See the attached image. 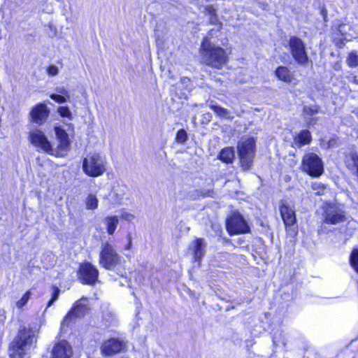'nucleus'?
I'll return each instance as SVG.
<instances>
[{
    "instance_id": "obj_1",
    "label": "nucleus",
    "mask_w": 358,
    "mask_h": 358,
    "mask_svg": "<svg viewBox=\"0 0 358 358\" xmlns=\"http://www.w3.org/2000/svg\"><path fill=\"white\" fill-rule=\"evenodd\" d=\"M202 62L215 69H221L227 62L226 51L212 43L208 38H205L201 46Z\"/></svg>"
},
{
    "instance_id": "obj_2",
    "label": "nucleus",
    "mask_w": 358,
    "mask_h": 358,
    "mask_svg": "<svg viewBox=\"0 0 358 358\" xmlns=\"http://www.w3.org/2000/svg\"><path fill=\"white\" fill-rule=\"evenodd\" d=\"M36 336V331L31 327H21L17 335L10 344L11 358H23L26 352L31 347Z\"/></svg>"
},
{
    "instance_id": "obj_3",
    "label": "nucleus",
    "mask_w": 358,
    "mask_h": 358,
    "mask_svg": "<svg viewBox=\"0 0 358 358\" xmlns=\"http://www.w3.org/2000/svg\"><path fill=\"white\" fill-rule=\"evenodd\" d=\"M107 160L98 152L89 153L83 161V172L90 177H99L106 171Z\"/></svg>"
},
{
    "instance_id": "obj_4",
    "label": "nucleus",
    "mask_w": 358,
    "mask_h": 358,
    "mask_svg": "<svg viewBox=\"0 0 358 358\" xmlns=\"http://www.w3.org/2000/svg\"><path fill=\"white\" fill-rule=\"evenodd\" d=\"M123 258L118 254L113 245L108 241L101 244L99 263L107 270H115L122 263Z\"/></svg>"
},
{
    "instance_id": "obj_5",
    "label": "nucleus",
    "mask_w": 358,
    "mask_h": 358,
    "mask_svg": "<svg viewBox=\"0 0 358 358\" xmlns=\"http://www.w3.org/2000/svg\"><path fill=\"white\" fill-rule=\"evenodd\" d=\"M226 229L230 236L247 234L250 227L244 217L238 211L232 210L227 217Z\"/></svg>"
},
{
    "instance_id": "obj_6",
    "label": "nucleus",
    "mask_w": 358,
    "mask_h": 358,
    "mask_svg": "<svg viewBox=\"0 0 358 358\" xmlns=\"http://www.w3.org/2000/svg\"><path fill=\"white\" fill-rule=\"evenodd\" d=\"M255 143L252 138H242L238 143L240 162L243 170H248L255 156Z\"/></svg>"
},
{
    "instance_id": "obj_7",
    "label": "nucleus",
    "mask_w": 358,
    "mask_h": 358,
    "mask_svg": "<svg viewBox=\"0 0 358 358\" xmlns=\"http://www.w3.org/2000/svg\"><path fill=\"white\" fill-rule=\"evenodd\" d=\"M302 170L312 177H319L324 172L322 159L313 152L306 153L302 159Z\"/></svg>"
},
{
    "instance_id": "obj_8",
    "label": "nucleus",
    "mask_w": 358,
    "mask_h": 358,
    "mask_svg": "<svg viewBox=\"0 0 358 358\" xmlns=\"http://www.w3.org/2000/svg\"><path fill=\"white\" fill-rule=\"evenodd\" d=\"M346 220L345 212L334 203H327L323 208L322 227L327 224H338Z\"/></svg>"
},
{
    "instance_id": "obj_9",
    "label": "nucleus",
    "mask_w": 358,
    "mask_h": 358,
    "mask_svg": "<svg viewBox=\"0 0 358 358\" xmlns=\"http://www.w3.org/2000/svg\"><path fill=\"white\" fill-rule=\"evenodd\" d=\"M291 54L295 61L301 65H305L308 61L303 41L296 36H291L289 41Z\"/></svg>"
},
{
    "instance_id": "obj_10",
    "label": "nucleus",
    "mask_w": 358,
    "mask_h": 358,
    "mask_svg": "<svg viewBox=\"0 0 358 358\" xmlns=\"http://www.w3.org/2000/svg\"><path fill=\"white\" fill-rule=\"evenodd\" d=\"M88 311L87 301L86 299H82L75 303L73 308L65 316L61 323L62 331L69 325L74 319L83 317Z\"/></svg>"
},
{
    "instance_id": "obj_11",
    "label": "nucleus",
    "mask_w": 358,
    "mask_h": 358,
    "mask_svg": "<svg viewBox=\"0 0 358 358\" xmlns=\"http://www.w3.org/2000/svg\"><path fill=\"white\" fill-rule=\"evenodd\" d=\"M78 275L82 283L92 285L98 280L99 271L92 264L85 262L80 265Z\"/></svg>"
},
{
    "instance_id": "obj_12",
    "label": "nucleus",
    "mask_w": 358,
    "mask_h": 358,
    "mask_svg": "<svg viewBox=\"0 0 358 358\" xmlns=\"http://www.w3.org/2000/svg\"><path fill=\"white\" fill-rule=\"evenodd\" d=\"M126 348V343L119 338H110L103 341L100 346L101 354L104 357H112Z\"/></svg>"
},
{
    "instance_id": "obj_13",
    "label": "nucleus",
    "mask_w": 358,
    "mask_h": 358,
    "mask_svg": "<svg viewBox=\"0 0 358 358\" xmlns=\"http://www.w3.org/2000/svg\"><path fill=\"white\" fill-rule=\"evenodd\" d=\"M280 212L285 227H292L296 222L295 210L294 206L287 201H282L280 206Z\"/></svg>"
},
{
    "instance_id": "obj_14",
    "label": "nucleus",
    "mask_w": 358,
    "mask_h": 358,
    "mask_svg": "<svg viewBox=\"0 0 358 358\" xmlns=\"http://www.w3.org/2000/svg\"><path fill=\"white\" fill-rule=\"evenodd\" d=\"M30 141L36 147L40 148L44 152L52 154V149L50 143L45 136L43 131L38 129H34L30 132Z\"/></svg>"
},
{
    "instance_id": "obj_15",
    "label": "nucleus",
    "mask_w": 358,
    "mask_h": 358,
    "mask_svg": "<svg viewBox=\"0 0 358 358\" xmlns=\"http://www.w3.org/2000/svg\"><path fill=\"white\" fill-rule=\"evenodd\" d=\"M207 243L205 239L196 238L194 240L189 246V251L193 256L194 262H197L200 264V262L205 256L206 252Z\"/></svg>"
},
{
    "instance_id": "obj_16",
    "label": "nucleus",
    "mask_w": 358,
    "mask_h": 358,
    "mask_svg": "<svg viewBox=\"0 0 358 358\" xmlns=\"http://www.w3.org/2000/svg\"><path fill=\"white\" fill-rule=\"evenodd\" d=\"M73 354L72 348L66 341L57 343L52 351V358H71Z\"/></svg>"
},
{
    "instance_id": "obj_17",
    "label": "nucleus",
    "mask_w": 358,
    "mask_h": 358,
    "mask_svg": "<svg viewBox=\"0 0 358 358\" xmlns=\"http://www.w3.org/2000/svg\"><path fill=\"white\" fill-rule=\"evenodd\" d=\"M33 122L41 124L43 123L49 115V110L44 103L37 104L30 113Z\"/></svg>"
},
{
    "instance_id": "obj_18",
    "label": "nucleus",
    "mask_w": 358,
    "mask_h": 358,
    "mask_svg": "<svg viewBox=\"0 0 358 358\" xmlns=\"http://www.w3.org/2000/svg\"><path fill=\"white\" fill-rule=\"evenodd\" d=\"M55 134L59 141V148L62 151L66 152L69 148V138L68 134L61 127L55 128Z\"/></svg>"
},
{
    "instance_id": "obj_19",
    "label": "nucleus",
    "mask_w": 358,
    "mask_h": 358,
    "mask_svg": "<svg viewBox=\"0 0 358 358\" xmlns=\"http://www.w3.org/2000/svg\"><path fill=\"white\" fill-rule=\"evenodd\" d=\"M312 136L310 131L307 129L301 130L294 137L293 143L298 148H301L304 145H308L310 143Z\"/></svg>"
},
{
    "instance_id": "obj_20",
    "label": "nucleus",
    "mask_w": 358,
    "mask_h": 358,
    "mask_svg": "<svg viewBox=\"0 0 358 358\" xmlns=\"http://www.w3.org/2000/svg\"><path fill=\"white\" fill-rule=\"evenodd\" d=\"M275 74L276 77L285 82V83H291L293 79V75L290 70L286 66H279L275 71Z\"/></svg>"
},
{
    "instance_id": "obj_21",
    "label": "nucleus",
    "mask_w": 358,
    "mask_h": 358,
    "mask_svg": "<svg viewBox=\"0 0 358 358\" xmlns=\"http://www.w3.org/2000/svg\"><path fill=\"white\" fill-rule=\"evenodd\" d=\"M209 107L220 117L225 119H232L231 116V112L220 106H219L215 101H211L209 103Z\"/></svg>"
},
{
    "instance_id": "obj_22",
    "label": "nucleus",
    "mask_w": 358,
    "mask_h": 358,
    "mask_svg": "<svg viewBox=\"0 0 358 358\" xmlns=\"http://www.w3.org/2000/svg\"><path fill=\"white\" fill-rule=\"evenodd\" d=\"M235 156L234 150L233 148L227 147L223 148L218 155V159L222 162L230 164L233 162Z\"/></svg>"
},
{
    "instance_id": "obj_23",
    "label": "nucleus",
    "mask_w": 358,
    "mask_h": 358,
    "mask_svg": "<svg viewBox=\"0 0 358 358\" xmlns=\"http://www.w3.org/2000/svg\"><path fill=\"white\" fill-rule=\"evenodd\" d=\"M104 223L107 227V232L110 235H113L116 230L119 220L117 216H107L104 219Z\"/></svg>"
},
{
    "instance_id": "obj_24",
    "label": "nucleus",
    "mask_w": 358,
    "mask_h": 358,
    "mask_svg": "<svg viewBox=\"0 0 358 358\" xmlns=\"http://www.w3.org/2000/svg\"><path fill=\"white\" fill-rule=\"evenodd\" d=\"M313 190L315 192V194L321 196L324 194L327 191V187L324 184L320 182H313L311 183Z\"/></svg>"
},
{
    "instance_id": "obj_25",
    "label": "nucleus",
    "mask_w": 358,
    "mask_h": 358,
    "mask_svg": "<svg viewBox=\"0 0 358 358\" xmlns=\"http://www.w3.org/2000/svg\"><path fill=\"white\" fill-rule=\"evenodd\" d=\"M98 199L94 194H90L86 199L85 205L87 209L94 210L98 206Z\"/></svg>"
},
{
    "instance_id": "obj_26",
    "label": "nucleus",
    "mask_w": 358,
    "mask_h": 358,
    "mask_svg": "<svg viewBox=\"0 0 358 358\" xmlns=\"http://www.w3.org/2000/svg\"><path fill=\"white\" fill-rule=\"evenodd\" d=\"M320 111V107L317 105L304 106L303 108V114L304 115H314Z\"/></svg>"
},
{
    "instance_id": "obj_27",
    "label": "nucleus",
    "mask_w": 358,
    "mask_h": 358,
    "mask_svg": "<svg viewBox=\"0 0 358 358\" xmlns=\"http://www.w3.org/2000/svg\"><path fill=\"white\" fill-rule=\"evenodd\" d=\"M351 266L358 273V249H354L350 257Z\"/></svg>"
},
{
    "instance_id": "obj_28",
    "label": "nucleus",
    "mask_w": 358,
    "mask_h": 358,
    "mask_svg": "<svg viewBox=\"0 0 358 358\" xmlns=\"http://www.w3.org/2000/svg\"><path fill=\"white\" fill-rule=\"evenodd\" d=\"M347 63L350 67L358 66V55L356 52H351L347 58Z\"/></svg>"
},
{
    "instance_id": "obj_29",
    "label": "nucleus",
    "mask_w": 358,
    "mask_h": 358,
    "mask_svg": "<svg viewBox=\"0 0 358 358\" xmlns=\"http://www.w3.org/2000/svg\"><path fill=\"white\" fill-rule=\"evenodd\" d=\"M58 113L64 117H67L69 120L72 119V113L68 106H59L57 108Z\"/></svg>"
},
{
    "instance_id": "obj_30",
    "label": "nucleus",
    "mask_w": 358,
    "mask_h": 358,
    "mask_svg": "<svg viewBox=\"0 0 358 358\" xmlns=\"http://www.w3.org/2000/svg\"><path fill=\"white\" fill-rule=\"evenodd\" d=\"M30 294V291H27L26 293L23 294L22 298L16 302V306L18 308H21L26 305V303L29 299Z\"/></svg>"
},
{
    "instance_id": "obj_31",
    "label": "nucleus",
    "mask_w": 358,
    "mask_h": 358,
    "mask_svg": "<svg viewBox=\"0 0 358 358\" xmlns=\"http://www.w3.org/2000/svg\"><path fill=\"white\" fill-rule=\"evenodd\" d=\"M187 139V134L185 130L181 129L178 130L176 134V140L179 143H185Z\"/></svg>"
},
{
    "instance_id": "obj_32",
    "label": "nucleus",
    "mask_w": 358,
    "mask_h": 358,
    "mask_svg": "<svg viewBox=\"0 0 358 358\" xmlns=\"http://www.w3.org/2000/svg\"><path fill=\"white\" fill-rule=\"evenodd\" d=\"M120 217L126 221L130 222L134 219L135 216L125 209H122L120 210Z\"/></svg>"
},
{
    "instance_id": "obj_33",
    "label": "nucleus",
    "mask_w": 358,
    "mask_h": 358,
    "mask_svg": "<svg viewBox=\"0 0 358 358\" xmlns=\"http://www.w3.org/2000/svg\"><path fill=\"white\" fill-rule=\"evenodd\" d=\"M59 292H60V290L59 288H57L56 287H53L52 298L48 303V307H50V306H52L53 304V303L57 300L59 294Z\"/></svg>"
},
{
    "instance_id": "obj_34",
    "label": "nucleus",
    "mask_w": 358,
    "mask_h": 358,
    "mask_svg": "<svg viewBox=\"0 0 358 358\" xmlns=\"http://www.w3.org/2000/svg\"><path fill=\"white\" fill-rule=\"evenodd\" d=\"M50 98L57 103H62L67 101V98L64 96L58 94H52L50 95Z\"/></svg>"
},
{
    "instance_id": "obj_35",
    "label": "nucleus",
    "mask_w": 358,
    "mask_h": 358,
    "mask_svg": "<svg viewBox=\"0 0 358 358\" xmlns=\"http://www.w3.org/2000/svg\"><path fill=\"white\" fill-rule=\"evenodd\" d=\"M55 90L58 94H61L66 96L67 99H69V92L64 87H57Z\"/></svg>"
},
{
    "instance_id": "obj_36",
    "label": "nucleus",
    "mask_w": 358,
    "mask_h": 358,
    "mask_svg": "<svg viewBox=\"0 0 358 358\" xmlns=\"http://www.w3.org/2000/svg\"><path fill=\"white\" fill-rule=\"evenodd\" d=\"M47 72L50 76H54L58 74L59 69L55 65H51L48 68Z\"/></svg>"
},
{
    "instance_id": "obj_37",
    "label": "nucleus",
    "mask_w": 358,
    "mask_h": 358,
    "mask_svg": "<svg viewBox=\"0 0 358 358\" xmlns=\"http://www.w3.org/2000/svg\"><path fill=\"white\" fill-rule=\"evenodd\" d=\"M106 320L108 322L109 324H113L115 322V318L113 315V313L108 312L105 315Z\"/></svg>"
},
{
    "instance_id": "obj_38",
    "label": "nucleus",
    "mask_w": 358,
    "mask_h": 358,
    "mask_svg": "<svg viewBox=\"0 0 358 358\" xmlns=\"http://www.w3.org/2000/svg\"><path fill=\"white\" fill-rule=\"evenodd\" d=\"M317 121V117H305V122L307 125H314Z\"/></svg>"
},
{
    "instance_id": "obj_39",
    "label": "nucleus",
    "mask_w": 358,
    "mask_h": 358,
    "mask_svg": "<svg viewBox=\"0 0 358 358\" xmlns=\"http://www.w3.org/2000/svg\"><path fill=\"white\" fill-rule=\"evenodd\" d=\"M132 246V243H131V236L130 234L128 235V244L125 247V249L126 250H129L131 249Z\"/></svg>"
},
{
    "instance_id": "obj_40",
    "label": "nucleus",
    "mask_w": 358,
    "mask_h": 358,
    "mask_svg": "<svg viewBox=\"0 0 358 358\" xmlns=\"http://www.w3.org/2000/svg\"><path fill=\"white\" fill-rule=\"evenodd\" d=\"M210 21L211 23L215 24L216 22L217 21V18L216 15H212Z\"/></svg>"
},
{
    "instance_id": "obj_41",
    "label": "nucleus",
    "mask_w": 358,
    "mask_h": 358,
    "mask_svg": "<svg viewBox=\"0 0 358 358\" xmlns=\"http://www.w3.org/2000/svg\"><path fill=\"white\" fill-rule=\"evenodd\" d=\"M351 81L355 84H358V78L357 76H354Z\"/></svg>"
},
{
    "instance_id": "obj_42",
    "label": "nucleus",
    "mask_w": 358,
    "mask_h": 358,
    "mask_svg": "<svg viewBox=\"0 0 358 358\" xmlns=\"http://www.w3.org/2000/svg\"><path fill=\"white\" fill-rule=\"evenodd\" d=\"M273 344H274V345H278V344L277 343V341H276V340H275V337H273Z\"/></svg>"
}]
</instances>
